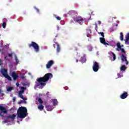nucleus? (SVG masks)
Wrapping results in <instances>:
<instances>
[{
    "label": "nucleus",
    "instance_id": "nucleus-1",
    "mask_svg": "<svg viewBox=\"0 0 129 129\" xmlns=\"http://www.w3.org/2000/svg\"><path fill=\"white\" fill-rule=\"evenodd\" d=\"M51 78H53V74L50 73L46 74L44 77L37 79V82H36L35 86L36 87H38L40 85H41V86H45V85H46V83H45L47 82V81L51 79Z\"/></svg>",
    "mask_w": 129,
    "mask_h": 129
},
{
    "label": "nucleus",
    "instance_id": "nucleus-2",
    "mask_svg": "<svg viewBox=\"0 0 129 129\" xmlns=\"http://www.w3.org/2000/svg\"><path fill=\"white\" fill-rule=\"evenodd\" d=\"M28 114V109L26 107L21 106L17 110V115L19 118H25Z\"/></svg>",
    "mask_w": 129,
    "mask_h": 129
},
{
    "label": "nucleus",
    "instance_id": "nucleus-3",
    "mask_svg": "<svg viewBox=\"0 0 129 129\" xmlns=\"http://www.w3.org/2000/svg\"><path fill=\"white\" fill-rule=\"evenodd\" d=\"M29 48H32L33 47L34 50L36 52V53H38L39 51H40V46H39V45L35 42H31V44H28Z\"/></svg>",
    "mask_w": 129,
    "mask_h": 129
},
{
    "label": "nucleus",
    "instance_id": "nucleus-4",
    "mask_svg": "<svg viewBox=\"0 0 129 129\" xmlns=\"http://www.w3.org/2000/svg\"><path fill=\"white\" fill-rule=\"evenodd\" d=\"M73 19L75 22L78 23L80 25H82L83 24V21H84V19L80 16L75 15V16H73Z\"/></svg>",
    "mask_w": 129,
    "mask_h": 129
},
{
    "label": "nucleus",
    "instance_id": "nucleus-5",
    "mask_svg": "<svg viewBox=\"0 0 129 129\" xmlns=\"http://www.w3.org/2000/svg\"><path fill=\"white\" fill-rule=\"evenodd\" d=\"M1 73L3 74V75L4 76V77L5 78H7L8 80H10V81H12V78L9 76L8 74H7V72H8V71L6 69H2L1 71Z\"/></svg>",
    "mask_w": 129,
    "mask_h": 129
},
{
    "label": "nucleus",
    "instance_id": "nucleus-6",
    "mask_svg": "<svg viewBox=\"0 0 129 129\" xmlns=\"http://www.w3.org/2000/svg\"><path fill=\"white\" fill-rule=\"evenodd\" d=\"M99 69V64L96 61L94 62L93 65V70L94 72H97Z\"/></svg>",
    "mask_w": 129,
    "mask_h": 129
},
{
    "label": "nucleus",
    "instance_id": "nucleus-7",
    "mask_svg": "<svg viewBox=\"0 0 129 129\" xmlns=\"http://www.w3.org/2000/svg\"><path fill=\"white\" fill-rule=\"evenodd\" d=\"M56 52L57 53H59L60 51H61V47H60V45L56 42H54L53 44V47L54 49H56Z\"/></svg>",
    "mask_w": 129,
    "mask_h": 129
},
{
    "label": "nucleus",
    "instance_id": "nucleus-8",
    "mask_svg": "<svg viewBox=\"0 0 129 129\" xmlns=\"http://www.w3.org/2000/svg\"><path fill=\"white\" fill-rule=\"evenodd\" d=\"M0 110H1V112H0V116H4V115H2V113H7L8 111L7 110V109H6V108H5V107L3 106H0Z\"/></svg>",
    "mask_w": 129,
    "mask_h": 129
},
{
    "label": "nucleus",
    "instance_id": "nucleus-9",
    "mask_svg": "<svg viewBox=\"0 0 129 129\" xmlns=\"http://www.w3.org/2000/svg\"><path fill=\"white\" fill-rule=\"evenodd\" d=\"M116 46H117V48H118L117 49V51L119 52V51L121 50L122 53H124V54H125V51L124 50V49L121 47L120 42H117V44H116Z\"/></svg>",
    "mask_w": 129,
    "mask_h": 129
},
{
    "label": "nucleus",
    "instance_id": "nucleus-10",
    "mask_svg": "<svg viewBox=\"0 0 129 129\" xmlns=\"http://www.w3.org/2000/svg\"><path fill=\"white\" fill-rule=\"evenodd\" d=\"M5 117L8 118V119L10 120L11 118L12 121H14L15 120V118H16V114H13V115H9L6 116Z\"/></svg>",
    "mask_w": 129,
    "mask_h": 129
},
{
    "label": "nucleus",
    "instance_id": "nucleus-11",
    "mask_svg": "<svg viewBox=\"0 0 129 129\" xmlns=\"http://www.w3.org/2000/svg\"><path fill=\"white\" fill-rule=\"evenodd\" d=\"M100 43H101V44H103L105 46H106V45H107V46L109 45L108 43H107L105 41V39L104 38V37H100Z\"/></svg>",
    "mask_w": 129,
    "mask_h": 129
},
{
    "label": "nucleus",
    "instance_id": "nucleus-12",
    "mask_svg": "<svg viewBox=\"0 0 129 129\" xmlns=\"http://www.w3.org/2000/svg\"><path fill=\"white\" fill-rule=\"evenodd\" d=\"M53 64H54V61L53 60H49L46 64V67L47 69L51 68V67L52 66V65H53Z\"/></svg>",
    "mask_w": 129,
    "mask_h": 129
},
{
    "label": "nucleus",
    "instance_id": "nucleus-13",
    "mask_svg": "<svg viewBox=\"0 0 129 129\" xmlns=\"http://www.w3.org/2000/svg\"><path fill=\"white\" fill-rule=\"evenodd\" d=\"M127 96H128V94L126 92H124L120 96V97L121 99H125Z\"/></svg>",
    "mask_w": 129,
    "mask_h": 129
},
{
    "label": "nucleus",
    "instance_id": "nucleus-14",
    "mask_svg": "<svg viewBox=\"0 0 129 129\" xmlns=\"http://www.w3.org/2000/svg\"><path fill=\"white\" fill-rule=\"evenodd\" d=\"M11 76L13 77V80L15 81L17 80L19 77V76L16 73H15V72H12Z\"/></svg>",
    "mask_w": 129,
    "mask_h": 129
},
{
    "label": "nucleus",
    "instance_id": "nucleus-15",
    "mask_svg": "<svg viewBox=\"0 0 129 129\" xmlns=\"http://www.w3.org/2000/svg\"><path fill=\"white\" fill-rule=\"evenodd\" d=\"M121 60L122 61H125L126 62V64L128 65V61H127V59H126V57L124 56L123 54H121Z\"/></svg>",
    "mask_w": 129,
    "mask_h": 129
},
{
    "label": "nucleus",
    "instance_id": "nucleus-16",
    "mask_svg": "<svg viewBox=\"0 0 129 129\" xmlns=\"http://www.w3.org/2000/svg\"><path fill=\"white\" fill-rule=\"evenodd\" d=\"M45 108L48 111H51V110H53V106L47 105L46 106Z\"/></svg>",
    "mask_w": 129,
    "mask_h": 129
},
{
    "label": "nucleus",
    "instance_id": "nucleus-17",
    "mask_svg": "<svg viewBox=\"0 0 129 129\" xmlns=\"http://www.w3.org/2000/svg\"><path fill=\"white\" fill-rule=\"evenodd\" d=\"M125 43H127L129 45V32L125 35V39H124Z\"/></svg>",
    "mask_w": 129,
    "mask_h": 129
},
{
    "label": "nucleus",
    "instance_id": "nucleus-18",
    "mask_svg": "<svg viewBox=\"0 0 129 129\" xmlns=\"http://www.w3.org/2000/svg\"><path fill=\"white\" fill-rule=\"evenodd\" d=\"M80 61L82 63H85V62H86V58H85V57L82 56L81 57Z\"/></svg>",
    "mask_w": 129,
    "mask_h": 129
},
{
    "label": "nucleus",
    "instance_id": "nucleus-19",
    "mask_svg": "<svg viewBox=\"0 0 129 129\" xmlns=\"http://www.w3.org/2000/svg\"><path fill=\"white\" fill-rule=\"evenodd\" d=\"M21 89V90L19 91V94H22V93H24L25 92V89H26V88L24 87H22Z\"/></svg>",
    "mask_w": 129,
    "mask_h": 129
},
{
    "label": "nucleus",
    "instance_id": "nucleus-20",
    "mask_svg": "<svg viewBox=\"0 0 129 129\" xmlns=\"http://www.w3.org/2000/svg\"><path fill=\"white\" fill-rule=\"evenodd\" d=\"M19 97H20V98H22V99H23V100H27V98H24V95H23L22 94H19Z\"/></svg>",
    "mask_w": 129,
    "mask_h": 129
},
{
    "label": "nucleus",
    "instance_id": "nucleus-21",
    "mask_svg": "<svg viewBox=\"0 0 129 129\" xmlns=\"http://www.w3.org/2000/svg\"><path fill=\"white\" fill-rule=\"evenodd\" d=\"M53 103V105L54 106H55V105H56V104H57V103H58V101L56 99H54L53 100V103Z\"/></svg>",
    "mask_w": 129,
    "mask_h": 129
},
{
    "label": "nucleus",
    "instance_id": "nucleus-22",
    "mask_svg": "<svg viewBox=\"0 0 129 129\" xmlns=\"http://www.w3.org/2000/svg\"><path fill=\"white\" fill-rule=\"evenodd\" d=\"M125 69H126V67H125V66H124V65L122 66L120 68L121 71H124V70H125Z\"/></svg>",
    "mask_w": 129,
    "mask_h": 129
},
{
    "label": "nucleus",
    "instance_id": "nucleus-23",
    "mask_svg": "<svg viewBox=\"0 0 129 129\" xmlns=\"http://www.w3.org/2000/svg\"><path fill=\"white\" fill-rule=\"evenodd\" d=\"M120 41H123V34H122V32L120 33Z\"/></svg>",
    "mask_w": 129,
    "mask_h": 129
},
{
    "label": "nucleus",
    "instance_id": "nucleus-24",
    "mask_svg": "<svg viewBox=\"0 0 129 129\" xmlns=\"http://www.w3.org/2000/svg\"><path fill=\"white\" fill-rule=\"evenodd\" d=\"M38 108L39 109V110H43L44 109V106H43V105H40L38 106Z\"/></svg>",
    "mask_w": 129,
    "mask_h": 129
},
{
    "label": "nucleus",
    "instance_id": "nucleus-25",
    "mask_svg": "<svg viewBox=\"0 0 129 129\" xmlns=\"http://www.w3.org/2000/svg\"><path fill=\"white\" fill-rule=\"evenodd\" d=\"M13 89H14V88L13 87H9L7 88V91H8V92H10V91H12Z\"/></svg>",
    "mask_w": 129,
    "mask_h": 129
},
{
    "label": "nucleus",
    "instance_id": "nucleus-26",
    "mask_svg": "<svg viewBox=\"0 0 129 129\" xmlns=\"http://www.w3.org/2000/svg\"><path fill=\"white\" fill-rule=\"evenodd\" d=\"M112 55H113V61H114L116 59V56H115V54H114V53H113V52H111Z\"/></svg>",
    "mask_w": 129,
    "mask_h": 129
},
{
    "label": "nucleus",
    "instance_id": "nucleus-27",
    "mask_svg": "<svg viewBox=\"0 0 129 129\" xmlns=\"http://www.w3.org/2000/svg\"><path fill=\"white\" fill-rule=\"evenodd\" d=\"M2 26H3V28H4V29H6V27H7V23L4 22L2 24Z\"/></svg>",
    "mask_w": 129,
    "mask_h": 129
},
{
    "label": "nucleus",
    "instance_id": "nucleus-28",
    "mask_svg": "<svg viewBox=\"0 0 129 129\" xmlns=\"http://www.w3.org/2000/svg\"><path fill=\"white\" fill-rule=\"evenodd\" d=\"M15 58L16 64H19V62H20V61L18 59V58L17 57V56H15Z\"/></svg>",
    "mask_w": 129,
    "mask_h": 129
},
{
    "label": "nucleus",
    "instance_id": "nucleus-29",
    "mask_svg": "<svg viewBox=\"0 0 129 129\" xmlns=\"http://www.w3.org/2000/svg\"><path fill=\"white\" fill-rule=\"evenodd\" d=\"M38 102H39V103H40V104L43 103V100H42V99H41V98H38Z\"/></svg>",
    "mask_w": 129,
    "mask_h": 129
},
{
    "label": "nucleus",
    "instance_id": "nucleus-30",
    "mask_svg": "<svg viewBox=\"0 0 129 129\" xmlns=\"http://www.w3.org/2000/svg\"><path fill=\"white\" fill-rule=\"evenodd\" d=\"M10 121H11V120H9V119L7 118L6 120H5L4 121V123H7V122H10Z\"/></svg>",
    "mask_w": 129,
    "mask_h": 129
},
{
    "label": "nucleus",
    "instance_id": "nucleus-31",
    "mask_svg": "<svg viewBox=\"0 0 129 129\" xmlns=\"http://www.w3.org/2000/svg\"><path fill=\"white\" fill-rule=\"evenodd\" d=\"M99 34L100 35H101V36H102V37H103V38H104V33L103 32H100V33H99Z\"/></svg>",
    "mask_w": 129,
    "mask_h": 129
},
{
    "label": "nucleus",
    "instance_id": "nucleus-32",
    "mask_svg": "<svg viewBox=\"0 0 129 129\" xmlns=\"http://www.w3.org/2000/svg\"><path fill=\"white\" fill-rule=\"evenodd\" d=\"M56 19L58 20V21H61V17L57 16L56 17Z\"/></svg>",
    "mask_w": 129,
    "mask_h": 129
},
{
    "label": "nucleus",
    "instance_id": "nucleus-33",
    "mask_svg": "<svg viewBox=\"0 0 129 129\" xmlns=\"http://www.w3.org/2000/svg\"><path fill=\"white\" fill-rule=\"evenodd\" d=\"M8 56L9 57H13V53H9Z\"/></svg>",
    "mask_w": 129,
    "mask_h": 129
},
{
    "label": "nucleus",
    "instance_id": "nucleus-34",
    "mask_svg": "<svg viewBox=\"0 0 129 129\" xmlns=\"http://www.w3.org/2000/svg\"><path fill=\"white\" fill-rule=\"evenodd\" d=\"M35 10H36L37 13H39V9L38 8H35Z\"/></svg>",
    "mask_w": 129,
    "mask_h": 129
},
{
    "label": "nucleus",
    "instance_id": "nucleus-35",
    "mask_svg": "<svg viewBox=\"0 0 129 129\" xmlns=\"http://www.w3.org/2000/svg\"><path fill=\"white\" fill-rule=\"evenodd\" d=\"M16 98L15 97H13V100L14 102L16 101Z\"/></svg>",
    "mask_w": 129,
    "mask_h": 129
},
{
    "label": "nucleus",
    "instance_id": "nucleus-36",
    "mask_svg": "<svg viewBox=\"0 0 129 129\" xmlns=\"http://www.w3.org/2000/svg\"><path fill=\"white\" fill-rule=\"evenodd\" d=\"M23 103H24V101H20V102H19V104H21Z\"/></svg>",
    "mask_w": 129,
    "mask_h": 129
},
{
    "label": "nucleus",
    "instance_id": "nucleus-37",
    "mask_svg": "<svg viewBox=\"0 0 129 129\" xmlns=\"http://www.w3.org/2000/svg\"><path fill=\"white\" fill-rule=\"evenodd\" d=\"M19 85H20V84H19V83H16V86H17V87H18Z\"/></svg>",
    "mask_w": 129,
    "mask_h": 129
},
{
    "label": "nucleus",
    "instance_id": "nucleus-38",
    "mask_svg": "<svg viewBox=\"0 0 129 129\" xmlns=\"http://www.w3.org/2000/svg\"><path fill=\"white\" fill-rule=\"evenodd\" d=\"M98 24H99V25H100V24H101V21H98Z\"/></svg>",
    "mask_w": 129,
    "mask_h": 129
},
{
    "label": "nucleus",
    "instance_id": "nucleus-39",
    "mask_svg": "<svg viewBox=\"0 0 129 129\" xmlns=\"http://www.w3.org/2000/svg\"><path fill=\"white\" fill-rule=\"evenodd\" d=\"M3 64V63L2 62V61L0 60V66H2Z\"/></svg>",
    "mask_w": 129,
    "mask_h": 129
},
{
    "label": "nucleus",
    "instance_id": "nucleus-40",
    "mask_svg": "<svg viewBox=\"0 0 129 129\" xmlns=\"http://www.w3.org/2000/svg\"><path fill=\"white\" fill-rule=\"evenodd\" d=\"M8 3H12V0H9Z\"/></svg>",
    "mask_w": 129,
    "mask_h": 129
},
{
    "label": "nucleus",
    "instance_id": "nucleus-41",
    "mask_svg": "<svg viewBox=\"0 0 129 129\" xmlns=\"http://www.w3.org/2000/svg\"><path fill=\"white\" fill-rule=\"evenodd\" d=\"M78 61H79V60L78 59H76V62H77V63L78 62Z\"/></svg>",
    "mask_w": 129,
    "mask_h": 129
},
{
    "label": "nucleus",
    "instance_id": "nucleus-42",
    "mask_svg": "<svg viewBox=\"0 0 129 129\" xmlns=\"http://www.w3.org/2000/svg\"><path fill=\"white\" fill-rule=\"evenodd\" d=\"M7 58H8V56H5V59H7Z\"/></svg>",
    "mask_w": 129,
    "mask_h": 129
},
{
    "label": "nucleus",
    "instance_id": "nucleus-43",
    "mask_svg": "<svg viewBox=\"0 0 129 129\" xmlns=\"http://www.w3.org/2000/svg\"><path fill=\"white\" fill-rule=\"evenodd\" d=\"M113 19H116V17H112Z\"/></svg>",
    "mask_w": 129,
    "mask_h": 129
},
{
    "label": "nucleus",
    "instance_id": "nucleus-44",
    "mask_svg": "<svg viewBox=\"0 0 129 129\" xmlns=\"http://www.w3.org/2000/svg\"><path fill=\"white\" fill-rule=\"evenodd\" d=\"M89 36H90V34H88V35H87V37H89Z\"/></svg>",
    "mask_w": 129,
    "mask_h": 129
},
{
    "label": "nucleus",
    "instance_id": "nucleus-45",
    "mask_svg": "<svg viewBox=\"0 0 129 129\" xmlns=\"http://www.w3.org/2000/svg\"><path fill=\"white\" fill-rule=\"evenodd\" d=\"M23 102H24V103H27V101H24Z\"/></svg>",
    "mask_w": 129,
    "mask_h": 129
},
{
    "label": "nucleus",
    "instance_id": "nucleus-46",
    "mask_svg": "<svg viewBox=\"0 0 129 129\" xmlns=\"http://www.w3.org/2000/svg\"><path fill=\"white\" fill-rule=\"evenodd\" d=\"M120 46H121V47H123V45L122 44L121 45H120Z\"/></svg>",
    "mask_w": 129,
    "mask_h": 129
},
{
    "label": "nucleus",
    "instance_id": "nucleus-47",
    "mask_svg": "<svg viewBox=\"0 0 129 129\" xmlns=\"http://www.w3.org/2000/svg\"><path fill=\"white\" fill-rule=\"evenodd\" d=\"M115 26H116V27H117V26H118V25L116 24Z\"/></svg>",
    "mask_w": 129,
    "mask_h": 129
},
{
    "label": "nucleus",
    "instance_id": "nucleus-48",
    "mask_svg": "<svg viewBox=\"0 0 129 129\" xmlns=\"http://www.w3.org/2000/svg\"><path fill=\"white\" fill-rule=\"evenodd\" d=\"M122 77V76H120V77H119V76H118V77Z\"/></svg>",
    "mask_w": 129,
    "mask_h": 129
},
{
    "label": "nucleus",
    "instance_id": "nucleus-49",
    "mask_svg": "<svg viewBox=\"0 0 129 129\" xmlns=\"http://www.w3.org/2000/svg\"><path fill=\"white\" fill-rule=\"evenodd\" d=\"M0 52H1V50H0Z\"/></svg>",
    "mask_w": 129,
    "mask_h": 129
}]
</instances>
